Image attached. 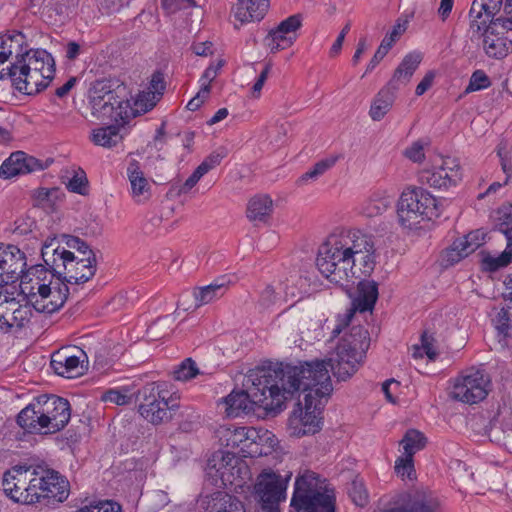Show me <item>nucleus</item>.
<instances>
[{
	"label": "nucleus",
	"mask_w": 512,
	"mask_h": 512,
	"mask_svg": "<svg viewBox=\"0 0 512 512\" xmlns=\"http://www.w3.org/2000/svg\"><path fill=\"white\" fill-rule=\"evenodd\" d=\"M369 346L368 331L353 325L345 331L335 352L328 360L312 361L311 373L300 389L303 399L292 410L287 430L290 436L301 438L314 435L322 429L323 410L332 392L330 369L337 379L345 381L356 373Z\"/></svg>",
	"instance_id": "f257e3e1"
},
{
	"label": "nucleus",
	"mask_w": 512,
	"mask_h": 512,
	"mask_svg": "<svg viewBox=\"0 0 512 512\" xmlns=\"http://www.w3.org/2000/svg\"><path fill=\"white\" fill-rule=\"evenodd\" d=\"M376 262L374 237L360 229H345L331 234L316 258L319 272L339 286H348L369 276Z\"/></svg>",
	"instance_id": "f03ea898"
},
{
	"label": "nucleus",
	"mask_w": 512,
	"mask_h": 512,
	"mask_svg": "<svg viewBox=\"0 0 512 512\" xmlns=\"http://www.w3.org/2000/svg\"><path fill=\"white\" fill-rule=\"evenodd\" d=\"M312 362L284 365L278 369L257 367L248 371L244 386L250 388V396L256 410L265 415H277L286 408V401L293 398L311 373Z\"/></svg>",
	"instance_id": "7ed1b4c3"
},
{
	"label": "nucleus",
	"mask_w": 512,
	"mask_h": 512,
	"mask_svg": "<svg viewBox=\"0 0 512 512\" xmlns=\"http://www.w3.org/2000/svg\"><path fill=\"white\" fill-rule=\"evenodd\" d=\"M501 0H474L470 11L472 38L489 58L503 59L512 53V19H492Z\"/></svg>",
	"instance_id": "20e7f679"
},
{
	"label": "nucleus",
	"mask_w": 512,
	"mask_h": 512,
	"mask_svg": "<svg viewBox=\"0 0 512 512\" xmlns=\"http://www.w3.org/2000/svg\"><path fill=\"white\" fill-rule=\"evenodd\" d=\"M71 418L70 403L56 395H40L33 399L18 416L17 423L34 434H54L61 431Z\"/></svg>",
	"instance_id": "39448f33"
},
{
	"label": "nucleus",
	"mask_w": 512,
	"mask_h": 512,
	"mask_svg": "<svg viewBox=\"0 0 512 512\" xmlns=\"http://www.w3.org/2000/svg\"><path fill=\"white\" fill-rule=\"evenodd\" d=\"M12 85L26 95H36L46 89L55 74V61L44 49L24 50L7 72Z\"/></svg>",
	"instance_id": "423d86ee"
},
{
	"label": "nucleus",
	"mask_w": 512,
	"mask_h": 512,
	"mask_svg": "<svg viewBox=\"0 0 512 512\" xmlns=\"http://www.w3.org/2000/svg\"><path fill=\"white\" fill-rule=\"evenodd\" d=\"M126 97L125 85L117 79L96 81L89 91V104L94 117L123 125L133 115Z\"/></svg>",
	"instance_id": "0eeeda50"
},
{
	"label": "nucleus",
	"mask_w": 512,
	"mask_h": 512,
	"mask_svg": "<svg viewBox=\"0 0 512 512\" xmlns=\"http://www.w3.org/2000/svg\"><path fill=\"white\" fill-rule=\"evenodd\" d=\"M56 238H48L42 245L44 263L68 284H83L92 279L97 270L96 257L80 258L59 245L54 247Z\"/></svg>",
	"instance_id": "6e6552de"
},
{
	"label": "nucleus",
	"mask_w": 512,
	"mask_h": 512,
	"mask_svg": "<svg viewBox=\"0 0 512 512\" xmlns=\"http://www.w3.org/2000/svg\"><path fill=\"white\" fill-rule=\"evenodd\" d=\"M335 492L325 478L304 470L295 479L291 506L297 512H335Z\"/></svg>",
	"instance_id": "1a4fd4ad"
},
{
	"label": "nucleus",
	"mask_w": 512,
	"mask_h": 512,
	"mask_svg": "<svg viewBox=\"0 0 512 512\" xmlns=\"http://www.w3.org/2000/svg\"><path fill=\"white\" fill-rule=\"evenodd\" d=\"M440 213L438 199L420 187L405 189L397 204L399 224L407 229H416L422 223L438 218Z\"/></svg>",
	"instance_id": "9d476101"
},
{
	"label": "nucleus",
	"mask_w": 512,
	"mask_h": 512,
	"mask_svg": "<svg viewBox=\"0 0 512 512\" xmlns=\"http://www.w3.org/2000/svg\"><path fill=\"white\" fill-rule=\"evenodd\" d=\"M207 474L218 487L239 492L250 481L248 464L231 452H216L208 461Z\"/></svg>",
	"instance_id": "9b49d317"
},
{
	"label": "nucleus",
	"mask_w": 512,
	"mask_h": 512,
	"mask_svg": "<svg viewBox=\"0 0 512 512\" xmlns=\"http://www.w3.org/2000/svg\"><path fill=\"white\" fill-rule=\"evenodd\" d=\"M449 397L464 404L483 401L492 388L491 378L484 369L470 367L449 380Z\"/></svg>",
	"instance_id": "f8f14e48"
},
{
	"label": "nucleus",
	"mask_w": 512,
	"mask_h": 512,
	"mask_svg": "<svg viewBox=\"0 0 512 512\" xmlns=\"http://www.w3.org/2000/svg\"><path fill=\"white\" fill-rule=\"evenodd\" d=\"M291 477V472L282 477L269 468L264 469L257 476L253 495L261 506L259 512H280L279 505L287 498V488Z\"/></svg>",
	"instance_id": "ddd939ff"
},
{
	"label": "nucleus",
	"mask_w": 512,
	"mask_h": 512,
	"mask_svg": "<svg viewBox=\"0 0 512 512\" xmlns=\"http://www.w3.org/2000/svg\"><path fill=\"white\" fill-rule=\"evenodd\" d=\"M463 178L460 161L451 156L437 155L419 172L422 184L438 190L457 186Z\"/></svg>",
	"instance_id": "4468645a"
},
{
	"label": "nucleus",
	"mask_w": 512,
	"mask_h": 512,
	"mask_svg": "<svg viewBox=\"0 0 512 512\" xmlns=\"http://www.w3.org/2000/svg\"><path fill=\"white\" fill-rule=\"evenodd\" d=\"M216 435L221 445L239 449L242 457H256L267 453L259 448V431L254 427L221 425L217 429Z\"/></svg>",
	"instance_id": "2eb2a0df"
},
{
	"label": "nucleus",
	"mask_w": 512,
	"mask_h": 512,
	"mask_svg": "<svg viewBox=\"0 0 512 512\" xmlns=\"http://www.w3.org/2000/svg\"><path fill=\"white\" fill-rule=\"evenodd\" d=\"M26 266L25 253L17 246L0 244V287L17 281Z\"/></svg>",
	"instance_id": "dca6fc26"
},
{
	"label": "nucleus",
	"mask_w": 512,
	"mask_h": 512,
	"mask_svg": "<svg viewBox=\"0 0 512 512\" xmlns=\"http://www.w3.org/2000/svg\"><path fill=\"white\" fill-rule=\"evenodd\" d=\"M42 289L31 303L36 311L51 314L63 307L68 298L69 288L60 277L55 281L50 280Z\"/></svg>",
	"instance_id": "f3484780"
},
{
	"label": "nucleus",
	"mask_w": 512,
	"mask_h": 512,
	"mask_svg": "<svg viewBox=\"0 0 512 512\" xmlns=\"http://www.w3.org/2000/svg\"><path fill=\"white\" fill-rule=\"evenodd\" d=\"M485 234L481 230L471 231L467 235L457 238L443 252L442 261L446 265H454L463 258L476 251L483 243Z\"/></svg>",
	"instance_id": "a211bd4d"
},
{
	"label": "nucleus",
	"mask_w": 512,
	"mask_h": 512,
	"mask_svg": "<svg viewBox=\"0 0 512 512\" xmlns=\"http://www.w3.org/2000/svg\"><path fill=\"white\" fill-rule=\"evenodd\" d=\"M43 163L23 151H16L0 166V178L10 179L18 175H25L36 171L44 170Z\"/></svg>",
	"instance_id": "6ab92c4d"
},
{
	"label": "nucleus",
	"mask_w": 512,
	"mask_h": 512,
	"mask_svg": "<svg viewBox=\"0 0 512 512\" xmlns=\"http://www.w3.org/2000/svg\"><path fill=\"white\" fill-rule=\"evenodd\" d=\"M302 25V16L294 14L281 21L268 35V45L272 52L290 47L297 38V30Z\"/></svg>",
	"instance_id": "aec40b11"
},
{
	"label": "nucleus",
	"mask_w": 512,
	"mask_h": 512,
	"mask_svg": "<svg viewBox=\"0 0 512 512\" xmlns=\"http://www.w3.org/2000/svg\"><path fill=\"white\" fill-rule=\"evenodd\" d=\"M139 394L138 411L140 415L154 425L160 424V384L158 381L146 384Z\"/></svg>",
	"instance_id": "412c9836"
},
{
	"label": "nucleus",
	"mask_w": 512,
	"mask_h": 512,
	"mask_svg": "<svg viewBox=\"0 0 512 512\" xmlns=\"http://www.w3.org/2000/svg\"><path fill=\"white\" fill-rule=\"evenodd\" d=\"M198 505L203 512H246L242 501L234 495L221 491L202 496Z\"/></svg>",
	"instance_id": "4be33fe9"
},
{
	"label": "nucleus",
	"mask_w": 512,
	"mask_h": 512,
	"mask_svg": "<svg viewBox=\"0 0 512 512\" xmlns=\"http://www.w3.org/2000/svg\"><path fill=\"white\" fill-rule=\"evenodd\" d=\"M35 474V469L28 466L17 465L6 471L2 480V488L7 497L17 503V495L25 488L29 476Z\"/></svg>",
	"instance_id": "5701e85b"
},
{
	"label": "nucleus",
	"mask_w": 512,
	"mask_h": 512,
	"mask_svg": "<svg viewBox=\"0 0 512 512\" xmlns=\"http://www.w3.org/2000/svg\"><path fill=\"white\" fill-rule=\"evenodd\" d=\"M47 271L42 266H33L19 276L20 292L27 299L28 303H32L36 296L40 294L43 287L47 286Z\"/></svg>",
	"instance_id": "b1692460"
},
{
	"label": "nucleus",
	"mask_w": 512,
	"mask_h": 512,
	"mask_svg": "<svg viewBox=\"0 0 512 512\" xmlns=\"http://www.w3.org/2000/svg\"><path fill=\"white\" fill-rule=\"evenodd\" d=\"M245 388L242 391L233 390L229 395L220 400L219 405L223 406L224 413L228 417H238L242 414L256 411L253 399L250 396V388Z\"/></svg>",
	"instance_id": "393cba45"
},
{
	"label": "nucleus",
	"mask_w": 512,
	"mask_h": 512,
	"mask_svg": "<svg viewBox=\"0 0 512 512\" xmlns=\"http://www.w3.org/2000/svg\"><path fill=\"white\" fill-rule=\"evenodd\" d=\"M232 283L231 277L224 275L216 278L209 285L195 288L193 290L195 307L198 308L222 298Z\"/></svg>",
	"instance_id": "a878e982"
},
{
	"label": "nucleus",
	"mask_w": 512,
	"mask_h": 512,
	"mask_svg": "<svg viewBox=\"0 0 512 512\" xmlns=\"http://www.w3.org/2000/svg\"><path fill=\"white\" fill-rule=\"evenodd\" d=\"M127 177L130 182L131 195L136 203H145L150 199L151 184L144 176L140 164L136 160H131L127 167Z\"/></svg>",
	"instance_id": "bb28decb"
},
{
	"label": "nucleus",
	"mask_w": 512,
	"mask_h": 512,
	"mask_svg": "<svg viewBox=\"0 0 512 512\" xmlns=\"http://www.w3.org/2000/svg\"><path fill=\"white\" fill-rule=\"evenodd\" d=\"M42 484V493L44 499H53L57 502H63L69 495L68 482L53 470H43L40 472Z\"/></svg>",
	"instance_id": "cd10ccee"
},
{
	"label": "nucleus",
	"mask_w": 512,
	"mask_h": 512,
	"mask_svg": "<svg viewBox=\"0 0 512 512\" xmlns=\"http://www.w3.org/2000/svg\"><path fill=\"white\" fill-rule=\"evenodd\" d=\"M79 355H68L66 352H57L52 356L51 367L55 373L65 378H75L83 373V362Z\"/></svg>",
	"instance_id": "c85d7f7f"
},
{
	"label": "nucleus",
	"mask_w": 512,
	"mask_h": 512,
	"mask_svg": "<svg viewBox=\"0 0 512 512\" xmlns=\"http://www.w3.org/2000/svg\"><path fill=\"white\" fill-rule=\"evenodd\" d=\"M270 7V0H238L234 12L235 18L241 23L262 20Z\"/></svg>",
	"instance_id": "c756f323"
},
{
	"label": "nucleus",
	"mask_w": 512,
	"mask_h": 512,
	"mask_svg": "<svg viewBox=\"0 0 512 512\" xmlns=\"http://www.w3.org/2000/svg\"><path fill=\"white\" fill-rule=\"evenodd\" d=\"M396 88L388 84L375 95L369 109V116L373 121L382 120L391 110L396 98L394 91Z\"/></svg>",
	"instance_id": "7c9ffc66"
},
{
	"label": "nucleus",
	"mask_w": 512,
	"mask_h": 512,
	"mask_svg": "<svg viewBox=\"0 0 512 512\" xmlns=\"http://www.w3.org/2000/svg\"><path fill=\"white\" fill-rule=\"evenodd\" d=\"M393 196L386 190L373 192L361 205V213L367 217H376L385 213L392 205Z\"/></svg>",
	"instance_id": "2f4dec72"
},
{
	"label": "nucleus",
	"mask_w": 512,
	"mask_h": 512,
	"mask_svg": "<svg viewBox=\"0 0 512 512\" xmlns=\"http://www.w3.org/2000/svg\"><path fill=\"white\" fill-rule=\"evenodd\" d=\"M160 85V70H155L152 74V78L150 81V86L148 87V91H141L137 98L135 99L134 105L135 108L133 110V115L135 113L147 112L152 109L156 104V95L160 93L159 91Z\"/></svg>",
	"instance_id": "473e14b6"
},
{
	"label": "nucleus",
	"mask_w": 512,
	"mask_h": 512,
	"mask_svg": "<svg viewBox=\"0 0 512 512\" xmlns=\"http://www.w3.org/2000/svg\"><path fill=\"white\" fill-rule=\"evenodd\" d=\"M273 211V201L268 195H256L247 205V217L254 222H265Z\"/></svg>",
	"instance_id": "72a5a7b5"
},
{
	"label": "nucleus",
	"mask_w": 512,
	"mask_h": 512,
	"mask_svg": "<svg viewBox=\"0 0 512 512\" xmlns=\"http://www.w3.org/2000/svg\"><path fill=\"white\" fill-rule=\"evenodd\" d=\"M25 37L21 32L0 36V58L5 62L11 57L18 61L24 48Z\"/></svg>",
	"instance_id": "f704fd0d"
},
{
	"label": "nucleus",
	"mask_w": 512,
	"mask_h": 512,
	"mask_svg": "<svg viewBox=\"0 0 512 512\" xmlns=\"http://www.w3.org/2000/svg\"><path fill=\"white\" fill-rule=\"evenodd\" d=\"M358 295L354 301L357 310L361 312L373 309L378 299V286L375 281H360L358 284Z\"/></svg>",
	"instance_id": "c9c22d12"
},
{
	"label": "nucleus",
	"mask_w": 512,
	"mask_h": 512,
	"mask_svg": "<svg viewBox=\"0 0 512 512\" xmlns=\"http://www.w3.org/2000/svg\"><path fill=\"white\" fill-rule=\"evenodd\" d=\"M421 62V56L417 53H410L404 57L400 65L394 72L393 78L390 81L389 85L392 87H396L394 85L395 82L406 84L410 81L414 72L418 68Z\"/></svg>",
	"instance_id": "e433bc0d"
},
{
	"label": "nucleus",
	"mask_w": 512,
	"mask_h": 512,
	"mask_svg": "<svg viewBox=\"0 0 512 512\" xmlns=\"http://www.w3.org/2000/svg\"><path fill=\"white\" fill-rule=\"evenodd\" d=\"M44 479H41L40 472L35 470L33 476H29V481L26 488L17 495V503L21 504H34L40 502L44 495L42 493V484Z\"/></svg>",
	"instance_id": "4c0bfd02"
},
{
	"label": "nucleus",
	"mask_w": 512,
	"mask_h": 512,
	"mask_svg": "<svg viewBox=\"0 0 512 512\" xmlns=\"http://www.w3.org/2000/svg\"><path fill=\"white\" fill-rule=\"evenodd\" d=\"M221 159L219 154L209 155L183 183L184 190L190 192L205 174L220 164Z\"/></svg>",
	"instance_id": "58836bf2"
},
{
	"label": "nucleus",
	"mask_w": 512,
	"mask_h": 512,
	"mask_svg": "<svg viewBox=\"0 0 512 512\" xmlns=\"http://www.w3.org/2000/svg\"><path fill=\"white\" fill-rule=\"evenodd\" d=\"M121 139L118 125H108L94 129L91 134V140L95 145L103 147L115 146Z\"/></svg>",
	"instance_id": "ea45409f"
},
{
	"label": "nucleus",
	"mask_w": 512,
	"mask_h": 512,
	"mask_svg": "<svg viewBox=\"0 0 512 512\" xmlns=\"http://www.w3.org/2000/svg\"><path fill=\"white\" fill-rule=\"evenodd\" d=\"M438 355L436 341L431 334L424 332L420 339V344L413 345L411 356L418 360L426 356L429 360H435Z\"/></svg>",
	"instance_id": "a19ab883"
},
{
	"label": "nucleus",
	"mask_w": 512,
	"mask_h": 512,
	"mask_svg": "<svg viewBox=\"0 0 512 512\" xmlns=\"http://www.w3.org/2000/svg\"><path fill=\"white\" fill-rule=\"evenodd\" d=\"M495 226L501 232L508 242V247L512 246V203L501 206L495 216Z\"/></svg>",
	"instance_id": "79ce46f5"
},
{
	"label": "nucleus",
	"mask_w": 512,
	"mask_h": 512,
	"mask_svg": "<svg viewBox=\"0 0 512 512\" xmlns=\"http://www.w3.org/2000/svg\"><path fill=\"white\" fill-rule=\"evenodd\" d=\"M339 160V156L331 155L324 159L319 160L314 166L304 173L298 180L300 185L306 184L311 179H317L328 170H330Z\"/></svg>",
	"instance_id": "37998d69"
},
{
	"label": "nucleus",
	"mask_w": 512,
	"mask_h": 512,
	"mask_svg": "<svg viewBox=\"0 0 512 512\" xmlns=\"http://www.w3.org/2000/svg\"><path fill=\"white\" fill-rule=\"evenodd\" d=\"M429 146L430 140L428 138L417 139L403 150V156L415 164H422L425 160L426 149Z\"/></svg>",
	"instance_id": "c03bdc74"
},
{
	"label": "nucleus",
	"mask_w": 512,
	"mask_h": 512,
	"mask_svg": "<svg viewBox=\"0 0 512 512\" xmlns=\"http://www.w3.org/2000/svg\"><path fill=\"white\" fill-rule=\"evenodd\" d=\"M32 312L28 307H18L8 313V333H17L28 326L31 321Z\"/></svg>",
	"instance_id": "a18cd8bd"
},
{
	"label": "nucleus",
	"mask_w": 512,
	"mask_h": 512,
	"mask_svg": "<svg viewBox=\"0 0 512 512\" xmlns=\"http://www.w3.org/2000/svg\"><path fill=\"white\" fill-rule=\"evenodd\" d=\"M401 444L403 446L404 454L414 455L417 451L424 448L426 438L420 431L411 429L406 432Z\"/></svg>",
	"instance_id": "49530a36"
},
{
	"label": "nucleus",
	"mask_w": 512,
	"mask_h": 512,
	"mask_svg": "<svg viewBox=\"0 0 512 512\" xmlns=\"http://www.w3.org/2000/svg\"><path fill=\"white\" fill-rule=\"evenodd\" d=\"M512 262L511 247L506 246L505 250L498 256L488 255L483 259V266L488 271H496L500 268L506 267Z\"/></svg>",
	"instance_id": "de8ad7c7"
},
{
	"label": "nucleus",
	"mask_w": 512,
	"mask_h": 512,
	"mask_svg": "<svg viewBox=\"0 0 512 512\" xmlns=\"http://www.w3.org/2000/svg\"><path fill=\"white\" fill-rule=\"evenodd\" d=\"M102 399L105 402L123 406L132 402L133 394L130 393L129 389L127 388H123L122 390L110 389L104 393Z\"/></svg>",
	"instance_id": "09e8293b"
},
{
	"label": "nucleus",
	"mask_w": 512,
	"mask_h": 512,
	"mask_svg": "<svg viewBox=\"0 0 512 512\" xmlns=\"http://www.w3.org/2000/svg\"><path fill=\"white\" fill-rule=\"evenodd\" d=\"M413 456L404 454V456L399 457L395 462V472L402 479L412 480L414 478V464H413Z\"/></svg>",
	"instance_id": "8fccbe9b"
},
{
	"label": "nucleus",
	"mask_w": 512,
	"mask_h": 512,
	"mask_svg": "<svg viewBox=\"0 0 512 512\" xmlns=\"http://www.w3.org/2000/svg\"><path fill=\"white\" fill-rule=\"evenodd\" d=\"M198 372L195 362L188 358L173 371V376L176 380L187 381L194 378Z\"/></svg>",
	"instance_id": "3c124183"
},
{
	"label": "nucleus",
	"mask_w": 512,
	"mask_h": 512,
	"mask_svg": "<svg viewBox=\"0 0 512 512\" xmlns=\"http://www.w3.org/2000/svg\"><path fill=\"white\" fill-rule=\"evenodd\" d=\"M67 189L71 192L86 195L88 193V179L83 170L79 169L67 183Z\"/></svg>",
	"instance_id": "603ef678"
},
{
	"label": "nucleus",
	"mask_w": 512,
	"mask_h": 512,
	"mask_svg": "<svg viewBox=\"0 0 512 512\" xmlns=\"http://www.w3.org/2000/svg\"><path fill=\"white\" fill-rule=\"evenodd\" d=\"M349 495L357 506H365L368 503V492L362 480L355 479L349 488Z\"/></svg>",
	"instance_id": "864d4df0"
},
{
	"label": "nucleus",
	"mask_w": 512,
	"mask_h": 512,
	"mask_svg": "<svg viewBox=\"0 0 512 512\" xmlns=\"http://www.w3.org/2000/svg\"><path fill=\"white\" fill-rule=\"evenodd\" d=\"M188 190H184V185L182 184H172L170 185L168 191L166 192L165 197V209L169 210V214H172L177 207H180L182 205V200H178L177 204H169V202L173 199H178L182 195L188 194Z\"/></svg>",
	"instance_id": "5fc2aeb1"
},
{
	"label": "nucleus",
	"mask_w": 512,
	"mask_h": 512,
	"mask_svg": "<svg viewBox=\"0 0 512 512\" xmlns=\"http://www.w3.org/2000/svg\"><path fill=\"white\" fill-rule=\"evenodd\" d=\"M491 85L490 79L483 70H476L470 77L469 84L465 90L466 93L479 91L488 88Z\"/></svg>",
	"instance_id": "6e6d98bb"
},
{
	"label": "nucleus",
	"mask_w": 512,
	"mask_h": 512,
	"mask_svg": "<svg viewBox=\"0 0 512 512\" xmlns=\"http://www.w3.org/2000/svg\"><path fill=\"white\" fill-rule=\"evenodd\" d=\"M66 245L71 249H75L81 255L80 258L96 257L89 245L79 237L67 236Z\"/></svg>",
	"instance_id": "4d7b16f0"
},
{
	"label": "nucleus",
	"mask_w": 512,
	"mask_h": 512,
	"mask_svg": "<svg viewBox=\"0 0 512 512\" xmlns=\"http://www.w3.org/2000/svg\"><path fill=\"white\" fill-rule=\"evenodd\" d=\"M195 6V0H162V9L167 14H174L180 10L190 9Z\"/></svg>",
	"instance_id": "13d9d810"
},
{
	"label": "nucleus",
	"mask_w": 512,
	"mask_h": 512,
	"mask_svg": "<svg viewBox=\"0 0 512 512\" xmlns=\"http://www.w3.org/2000/svg\"><path fill=\"white\" fill-rule=\"evenodd\" d=\"M354 311L352 309L347 310L344 314L336 317L335 325L332 329V338H335L342 334L350 325Z\"/></svg>",
	"instance_id": "bf43d9fd"
},
{
	"label": "nucleus",
	"mask_w": 512,
	"mask_h": 512,
	"mask_svg": "<svg viewBox=\"0 0 512 512\" xmlns=\"http://www.w3.org/2000/svg\"><path fill=\"white\" fill-rule=\"evenodd\" d=\"M382 392L389 403L396 404L400 392V383L395 379H388L382 384Z\"/></svg>",
	"instance_id": "052dcab7"
},
{
	"label": "nucleus",
	"mask_w": 512,
	"mask_h": 512,
	"mask_svg": "<svg viewBox=\"0 0 512 512\" xmlns=\"http://www.w3.org/2000/svg\"><path fill=\"white\" fill-rule=\"evenodd\" d=\"M222 62L219 61L216 65H210L207 67L201 76L199 83L200 89L207 90V93H210V83L216 78L218 71L222 67Z\"/></svg>",
	"instance_id": "680f3d73"
},
{
	"label": "nucleus",
	"mask_w": 512,
	"mask_h": 512,
	"mask_svg": "<svg viewBox=\"0 0 512 512\" xmlns=\"http://www.w3.org/2000/svg\"><path fill=\"white\" fill-rule=\"evenodd\" d=\"M279 300L278 293L275 292L272 286H267L260 295L259 303L262 308L268 309L276 304Z\"/></svg>",
	"instance_id": "e2e57ef3"
},
{
	"label": "nucleus",
	"mask_w": 512,
	"mask_h": 512,
	"mask_svg": "<svg viewBox=\"0 0 512 512\" xmlns=\"http://www.w3.org/2000/svg\"><path fill=\"white\" fill-rule=\"evenodd\" d=\"M270 70H271V65L265 64L263 70L260 72L259 76L257 77V79L251 89V94L254 98H258L260 96L261 90L268 78Z\"/></svg>",
	"instance_id": "0e129e2a"
},
{
	"label": "nucleus",
	"mask_w": 512,
	"mask_h": 512,
	"mask_svg": "<svg viewBox=\"0 0 512 512\" xmlns=\"http://www.w3.org/2000/svg\"><path fill=\"white\" fill-rule=\"evenodd\" d=\"M128 0H98L100 9L106 13L111 14L119 11Z\"/></svg>",
	"instance_id": "69168bd1"
},
{
	"label": "nucleus",
	"mask_w": 512,
	"mask_h": 512,
	"mask_svg": "<svg viewBox=\"0 0 512 512\" xmlns=\"http://www.w3.org/2000/svg\"><path fill=\"white\" fill-rule=\"evenodd\" d=\"M435 79V72L434 71H428L422 80L419 82V84L416 86L415 94L417 96L423 95L427 90H429Z\"/></svg>",
	"instance_id": "338daca9"
},
{
	"label": "nucleus",
	"mask_w": 512,
	"mask_h": 512,
	"mask_svg": "<svg viewBox=\"0 0 512 512\" xmlns=\"http://www.w3.org/2000/svg\"><path fill=\"white\" fill-rule=\"evenodd\" d=\"M60 193L59 188H40L36 191L35 196L37 200L43 202L56 199Z\"/></svg>",
	"instance_id": "774afa93"
}]
</instances>
